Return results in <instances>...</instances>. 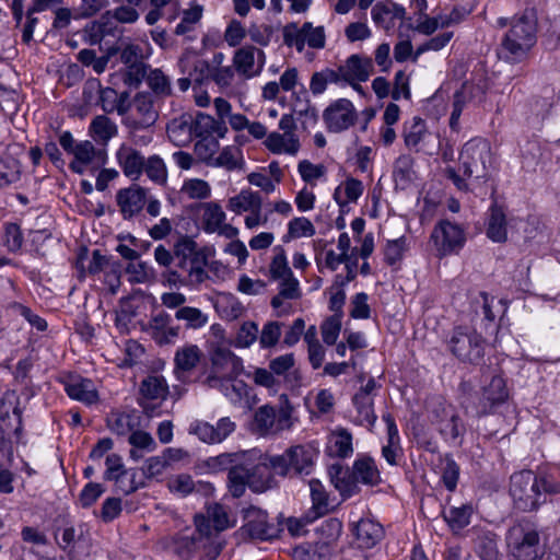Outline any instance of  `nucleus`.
<instances>
[{
  "label": "nucleus",
  "mask_w": 560,
  "mask_h": 560,
  "mask_svg": "<svg viewBox=\"0 0 560 560\" xmlns=\"http://www.w3.org/2000/svg\"><path fill=\"white\" fill-rule=\"evenodd\" d=\"M182 72H187L188 75L196 82L202 83L203 80L211 75L210 65L207 60L198 57H183L179 60Z\"/></svg>",
  "instance_id": "43"
},
{
  "label": "nucleus",
  "mask_w": 560,
  "mask_h": 560,
  "mask_svg": "<svg viewBox=\"0 0 560 560\" xmlns=\"http://www.w3.org/2000/svg\"><path fill=\"white\" fill-rule=\"evenodd\" d=\"M105 465V479L115 480L124 493L128 494L138 489L139 486L135 481L137 472L135 470H126L119 455H108Z\"/></svg>",
  "instance_id": "16"
},
{
  "label": "nucleus",
  "mask_w": 560,
  "mask_h": 560,
  "mask_svg": "<svg viewBox=\"0 0 560 560\" xmlns=\"http://www.w3.org/2000/svg\"><path fill=\"white\" fill-rule=\"evenodd\" d=\"M168 139L177 147H185L194 139L191 115H182L172 119L166 127Z\"/></svg>",
  "instance_id": "31"
},
{
  "label": "nucleus",
  "mask_w": 560,
  "mask_h": 560,
  "mask_svg": "<svg viewBox=\"0 0 560 560\" xmlns=\"http://www.w3.org/2000/svg\"><path fill=\"white\" fill-rule=\"evenodd\" d=\"M326 452L330 457H350L353 453L351 433L343 428L334 431L329 436Z\"/></svg>",
  "instance_id": "33"
},
{
  "label": "nucleus",
  "mask_w": 560,
  "mask_h": 560,
  "mask_svg": "<svg viewBox=\"0 0 560 560\" xmlns=\"http://www.w3.org/2000/svg\"><path fill=\"white\" fill-rule=\"evenodd\" d=\"M438 430L446 442H455L464 432L465 427L451 408L443 409V417L436 421Z\"/></svg>",
  "instance_id": "34"
},
{
  "label": "nucleus",
  "mask_w": 560,
  "mask_h": 560,
  "mask_svg": "<svg viewBox=\"0 0 560 560\" xmlns=\"http://www.w3.org/2000/svg\"><path fill=\"white\" fill-rule=\"evenodd\" d=\"M140 393L151 400H164L168 395V385L163 376L149 375L141 382Z\"/></svg>",
  "instance_id": "45"
},
{
  "label": "nucleus",
  "mask_w": 560,
  "mask_h": 560,
  "mask_svg": "<svg viewBox=\"0 0 560 560\" xmlns=\"http://www.w3.org/2000/svg\"><path fill=\"white\" fill-rule=\"evenodd\" d=\"M197 243L189 236H180L174 244V256L178 260L177 266L182 269H186L188 266V259L198 249Z\"/></svg>",
  "instance_id": "57"
},
{
  "label": "nucleus",
  "mask_w": 560,
  "mask_h": 560,
  "mask_svg": "<svg viewBox=\"0 0 560 560\" xmlns=\"http://www.w3.org/2000/svg\"><path fill=\"white\" fill-rule=\"evenodd\" d=\"M214 388L220 389L230 401L236 404L246 395L247 386L243 381L228 378L222 380Z\"/></svg>",
  "instance_id": "62"
},
{
  "label": "nucleus",
  "mask_w": 560,
  "mask_h": 560,
  "mask_svg": "<svg viewBox=\"0 0 560 560\" xmlns=\"http://www.w3.org/2000/svg\"><path fill=\"white\" fill-rule=\"evenodd\" d=\"M155 98L150 92H138L132 100V113L127 115L124 124L131 130L145 129L158 119V110L154 108Z\"/></svg>",
  "instance_id": "11"
},
{
  "label": "nucleus",
  "mask_w": 560,
  "mask_h": 560,
  "mask_svg": "<svg viewBox=\"0 0 560 560\" xmlns=\"http://www.w3.org/2000/svg\"><path fill=\"white\" fill-rule=\"evenodd\" d=\"M202 210L201 226L206 233H215L225 221L226 214L222 207L213 201L200 206Z\"/></svg>",
  "instance_id": "37"
},
{
  "label": "nucleus",
  "mask_w": 560,
  "mask_h": 560,
  "mask_svg": "<svg viewBox=\"0 0 560 560\" xmlns=\"http://www.w3.org/2000/svg\"><path fill=\"white\" fill-rule=\"evenodd\" d=\"M359 548L371 549L384 538L383 526L374 520L361 518L352 527Z\"/></svg>",
  "instance_id": "20"
},
{
  "label": "nucleus",
  "mask_w": 560,
  "mask_h": 560,
  "mask_svg": "<svg viewBox=\"0 0 560 560\" xmlns=\"http://www.w3.org/2000/svg\"><path fill=\"white\" fill-rule=\"evenodd\" d=\"M266 61V52L254 45H244L237 48L232 58L236 73L245 80L260 75Z\"/></svg>",
  "instance_id": "10"
},
{
  "label": "nucleus",
  "mask_w": 560,
  "mask_h": 560,
  "mask_svg": "<svg viewBox=\"0 0 560 560\" xmlns=\"http://www.w3.org/2000/svg\"><path fill=\"white\" fill-rule=\"evenodd\" d=\"M374 70L373 60L370 57L351 55L343 65L336 70L339 83L365 82Z\"/></svg>",
  "instance_id": "14"
},
{
  "label": "nucleus",
  "mask_w": 560,
  "mask_h": 560,
  "mask_svg": "<svg viewBox=\"0 0 560 560\" xmlns=\"http://www.w3.org/2000/svg\"><path fill=\"white\" fill-rule=\"evenodd\" d=\"M195 525L200 532L199 550L200 560H215L222 550V545L212 538L211 527L205 517L195 516Z\"/></svg>",
  "instance_id": "26"
},
{
  "label": "nucleus",
  "mask_w": 560,
  "mask_h": 560,
  "mask_svg": "<svg viewBox=\"0 0 560 560\" xmlns=\"http://www.w3.org/2000/svg\"><path fill=\"white\" fill-rule=\"evenodd\" d=\"M487 236L497 243L506 241V218L502 207L493 202L489 209L488 223L486 230Z\"/></svg>",
  "instance_id": "32"
},
{
  "label": "nucleus",
  "mask_w": 560,
  "mask_h": 560,
  "mask_svg": "<svg viewBox=\"0 0 560 560\" xmlns=\"http://www.w3.org/2000/svg\"><path fill=\"white\" fill-rule=\"evenodd\" d=\"M265 145L273 153L295 154L300 143L294 137L288 138L285 135L271 132L267 136Z\"/></svg>",
  "instance_id": "51"
},
{
  "label": "nucleus",
  "mask_w": 560,
  "mask_h": 560,
  "mask_svg": "<svg viewBox=\"0 0 560 560\" xmlns=\"http://www.w3.org/2000/svg\"><path fill=\"white\" fill-rule=\"evenodd\" d=\"M167 486L171 492L179 494L180 497H187L192 492H208L212 489L210 483L202 481L195 482L192 477L187 474H179L170 478Z\"/></svg>",
  "instance_id": "35"
},
{
  "label": "nucleus",
  "mask_w": 560,
  "mask_h": 560,
  "mask_svg": "<svg viewBox=\"0 0 560 560\" xmlns=\"http://www.w3.org/2000/svg\"><path fill=\"white\" fill-rule=\"evenodd\" d=\"M147 176L155 184L163 185L167 179V171L164 161L159 155H151L144 160V168Z\"/></svg>",
  "instance_id": "60"
},
{
  "label": "nucleus",
  "mask_w": 560,
  "mask_h": 560,
  "mask_svg": "<svg viewBox=\"0 0 560 560\" xmlns=\"http://www.w3.org/2000/svg\"><path fill=\"white\" fill-rule=\"evenodd\" d=\"M427 133L425 121L420 117H413L410 125L405 124L404 140L406 147L419 151L418 147L423 141Z\"/></svg>",
  "instance_id": "52"
},
{
  "label": "nucleus",
  "mask_w": 560,
  "mask_h": 560,
  "mask_svg": "<svg viewBox=\"0 0 560 560\" xmlns=\"http://www.w3.org/2000/svg\"><path fill=\"white\" fill-rule=\"evenodd\" d=\"M363 192V184L355 178H348L342 186H338L334 192L335 201L345 207L349 202H355Z\"/></svg>",
  "instance_id": "47"
},
{
  "label": "nucleus",
  "mask_w": 560,
  "mask_h": 560,
  "mask_svg": "<svg viewBox=\"0 0 560 560\" xmlns=\"http://www.w3.org/2000/svg\"><path fill=\"white\" fill-rule=\"evenodd\" d=\"M140 425V417L135 412H113L107 418V427L117 435L130 434Z\"/></svg>",
  "instance_id": "36"
},
{
  "label": "nucleus",
  "mask_w": 560,
  "mask_h": 560,
  "mask_svg": "<svg viewBox=\"0 0 560 560\" xmlns=\"http://www.w3.org/2000/svg\"><path fill=\"white\" fill-rule=\"evenodd\" d=\"M22 165L12 155H0V189L10 187L20 182Z\"/></svg>",
  "instance_id": "39"
},
{
  "label": "nucleus",
  "mask_w": 560,
  "mask_h": 560,
  "mask_svg": "<svg viewBox=\"0 0 560 560\" xmlns=\"http://www.w3.org/2000/svg\"><path fill=\"white\" fill-rule=\"evenodd\" d=\"M540 534L538 524L528 518H522L513 524L505 536L512 559L539 560L544 555Z\"/></svg>",
  "instance_id": "3"
},
{
  "label": "nucleus",
  "mask_w": 560,
  "mask_h": 560,
  "mask_svg": "<svg viewBox=\"0 0 560 560\" xmlns=\"http://www.w3.org/2000/svg\"><path fill=\"white\" fill-rule=\"evenodd\" d=\"M191 130L194 138H205L211 136L224 137L228 128L223 120L218 121L213 117L199 113L196 117L191 116Z\"/></svg>",
  "instance_id": "27"
},
{
  "label": "nucleus",
  "mask_w": 560,
  "mask_h": 560,
  "mask_svg": "<svg viewBox=\"0 0 560 560\" xmlns=\"http://www.w3.org/2000/svg\"><path fill=\"white\" fill-rule=\"evenodd\" d=\"M509 393L504 378L501 375L492 376L490 383L483 388L479 402V413L487 415L508 399Z\"/></svg>",
  "instance_id": "21"
},
{
  "label": "nucleus",
  "mask_w": 560,
  "mask_h": 560,
  "mask_svg": "<svg viewBox=\"0 0 560 560\" xmlns=\"http://www.w3.org/2000/svg\"><path fill=\"white\" fill-rule=\"evenodd\" d=\"M510 495L513 505L521 512H534L546 503L534 480V471L521 470L510 479Z\"/></svg>",
  "instance_id": "6"
},
{
  "label": "nucleus",
  "mask_w": 560,
  "mask_h": 560,
  "mask_svg": "<svg viewBox=\"0 0 560 560\" xmlns=\"http://www.w3.org/2000/svg\"><path fill=\"white\" fill-rule=\"evenodd\" d=\"M281 530L279 523L269 521L266 511L249 506L243 510V525L237 535L243 539L266 541L279 537Z\"/></svg>",
  "instance_id": "7"
},
{
  "label": "nucleus",
  "mask_w": 560,
  "mask_h": 560,
  "mask_svg": "<svg viewBox=\"0 0 560 560\" xmlns=\"http://www.w3.org/2000/svg\"><path fill=\"white\" fill-rule=\"evenodd\" d=\"M117 131L118 129L116 124L104 115L96 116L90 125V132L94 140L104 144L114 138L117 135Z\"/></svg>",
  "instance_id": "49"
},
{
  "label": "nucleus",
  "mask_w": 560,
  "mask_h": 560,
  "mask_svg": "<svg viewBox=\"0 0 560 560\" xmlns=\"http://www.w3.org/2000/svg\"><path fill=\"white\" fill-rule=\"evenodd\" d=\"M277 409L270 405L259 407L254 415L253 429L265 435L276 431Z\"/></svg>",
  "instance_id": "46"
},
{
  "label": "nucleus",
  "mask_w": 560,
  "mask_h": 560,
  "mask_svg": "<svg viewBox=\"0 0 560 560\" xmlns=\"http://www.w3.org/2000/svg\"><path fill=\"white\" fill-rule=\"evenodd\" d=\"M211 165L223 167L226 171L242 170L244 165L242 150L234 145H228L213 159Z\"/></svg>",
  "instance_id": "50"
},
{
  "label": "nucleus",
  "mask_w": 560,
  "mask_h": 560,
  "mask_svg": "<svg viewBox=\"0 0 560 560\" xmlns=\"http://www.w3.org/2000/svg\"><path fill=\"white\" fill-rule=\"evenodd\" d=\"M308 486L312 499L311 513L313 514V518L326 515L330 511V505L325 487L318 479H311Z\"/></svg>",
  "instance_id": "40"
},
{
  "label": "nucleus",
  "mask_w": 560,
  "mask_h": 560,
  "mask_svg": "<svg viewBox=\"0 0 560 560\" xmlns=\"http://www.w3.org/2000/svg\"><path fill=\"white\" fill-rule=\"evenodd\" d=\"M458 171L454 167L445 170L446 176L459 190H468L467 179L486 182L490 176L492 153L489 143L483 139L467 141L459 153Z\"/></svg>",
  "instance_id": "1"
},
{
  "label": "nucleus",
  "mask_w": 560,
  "mask_h": 560,
  "mask_svg": "<svg viewBox=\"0 0 560 560\" xmlns=\"http://www.w3.org/2000/svg\"><path fill=\"white\" fill-rule=\"evenodd\" d=\"M248 465H250V457L247 452H244L242 459L240 458L229 471V490L234 498L242 497L246 487H249L250 475Z\"/></svg>",
  "instance_id": "24"
},
{
  "label": "nucleus",
  "mask_w": 560,
  "mask_h": 560,
  "mask_svg": "<svg viewBox=\"0 0 560 560\" xmlns=\"http://www.w3.org/2000/svg\"><path fill=\"white\" fill-rule=\"evenodd\" d=\"M200 532L196 528L192 533H180L170 538L167 548L182 559H189L199 550Z\"/></svg>",
  "instance_id": "28"
},
{
  "label": "nucleus",
  "mask_w": 560,
  "mask_h": 560,
  "mask_svg": "<svg viewBox=\"0 0 560 560\" xmlns=\"http://www.w3.org/2000/svg\"><path fill=\"white\" fill-rule=\"evenodd\" d=\"M283 43L288 47H295L299 52L305 47L304 24L299 27L296 23H289L283 27Z\"/></svg>",
  "instance_id": "63"
},
{
  "label": "nucleus",
  "mask_w": 560,
  "mask_h": 560,
  "mask_svg": "<svg viewBox=\"0 0 560 560\" xmlns=\"http://www.w3.org/2000/svg\"><path fill=\"white\" fill-rule=\"evenodd\" d=\"M315 232L313 223L307 218H294L288 224V235L284 237V242L289 238L313 236Z\"/></svg>",
  "instance_id": "64"
},
{
  "label": "nucleus",
  "mask_w": 560,
  "mask_h": 560,
  "mask_svg": "<svg viewBox=\"0 0 560 560\" xmlns=\"http://www.w3.org/2000/svg\"><path fill=\"white\" fill-rule=\"evenodd\" d=\"M66 393L71 399L91 406L98 400V394L94 383L80 375H68L62 378Z\"/></svg>",
  "instance_id": "17"
},
{
  "label": "nucleus",
  "mask_w": 560,
  "mask_h": 560,
  "mask_svg": "<svg viewBox=\"0 0 560 560\" xmlns=\"http://www.w3.org/2000/svg\"><path fill=\"white\" fill-rule=\"evenodd\" d=\"M447 349L462 362L478 364L485 355L486 340L475 329L457 326L447 339Z\"/></svg>",
  "instance_id": "5"
},
{
  "label": "nucleus",
  "mask_w": 560,
  "mask_h": 560,
  "mask_svg": "<svg viewBox=\"0 0 560 560\" xmlns=\"http://www.w3.org/2000/svg\"><path fill=\"white\" fill-rule=\"evenodd\" d=\"M219 138L218 136L198 138L195 143L196 155L208 165H211L213 155L219 150Z\"/></svg>",
  "instance_id": "58"
},
{
  "label": "nucleus",
  "mask_w": 560,
  "mask_h": 560,
  "mask_svg": "<svg viewBox=\"0 0 560 560\" xmlns=\"http://www.w3.org/2000/svg\"><path fill=\"white\" fill-rule=\"evenodd\" d=\"M250 457V465H248V470L250 475L249 488L254 492H264L271 487L272 476H271V466L269 459L271 456H262L258 457L256 451L247 452Z\"/></svg>",
  "instance_id": "15"
},
{
  "label": "nucleus",
  "mask_w": 560,
  "mask_h": 560,
  "mask_svg": "<svg viewBox=\"0 0 560 560\" xmlns=\"http://www.w3.org/2000/svg\"><path fill=\"white\" fill-rule=\"evenodd\" d=\"M331 483L338 490L343 500L358 494L361 489L355 476L350 468H343L341 465H332L329 468Z\"/></svg>",
  "instance_id": "22"
},
{
  "label": "nucleus",
  "mask_w": 560,
  "mask_h": 560,
  "mask_svg": "<svg viewBox=\"0 0 560 560\" xmlns=\"http://www.w3.org/2000/svg\"><path fill=\"white\" fill-rule=\"evenodd\" d=\"M201 350L196 345L178 348L174 355V374L183 383L189 381L190 372L198 365Z\"/></svg>",
  "instance_id": "19"
},
{
  "label": "nucleus",
  "mask_w": 560,
  "mask_h": 560,
  "mask_svg": "<svg viewBox=\"0 0 560 560\" xmlns=\"http://www.w3.org/2000/svg\"><path fill=\"white\" fill-rule=\"evenodd\" d=\"M471 514V505L465 504L459 508H451L447 512L443 513V517L453 530H460L470 523Z\"/></svg>",
  "instance_id": "55"
},
{
  "label": "nucleus",
  "mask_w": 560,
  "mask_h": 560,
  "mask_svg": "<svg viewBox=\"0 0 560 560\" xmlns=\"http://www.w3.org/2000/svg\"><path fill=\"white\" fill-rule=\"evenodd\" d=\"M262 200L259 192L242 190L238 195L230 198L228 208L240 214L244 211L257 212L261 209Z\"/></svg>",
  "instance_id": "38"
},
{
  "label": "nucleus",
  "mask_w": 560,
  "mask_h": 560,
  "mask_svg": "<svg viewBox=\"0 0 560 560\" xmlns=\"http://www.w3.org/2000/svg\"><path fill=\"white\" fill-rule=\"evenodd\" d=\"M211 368L199 377L202 385L215 387L222 380L236 378L243 370L242 360L230 349L218 347L211 353Z\"/></svg>",
  "instance_id": "8"
},
{
  "label": "nucleus",
  "mask_w": 560,
  "mask_h": 560,
  "mask_svg": "<svg viewBox=\"0 0 560 560\" xmlns=\"http://www.w3.org/2000/svg\"><path fill=\"white\" fill-rule=\"evenodd\" d=\"M145 82L155 100H164L173 94L171 79L161 69H150Z\"/></svg>",
  "instance_id": "42"
},
{
  "label": "nucleus",
  "mask_w": 560,
  "mask_h": 560,
  "mask_svg": "<svg viewBox=\"0 0 560 560\" xmlns=\"http://www.w3.org/2000/svg\"><path fill=\"white\" fill-rule=\"evenodd\" d=\"M208 265V249L206 247L198 248L196 253L188 259L186 270L194 283H202L207 278L206 267Z\"/></svg>",
  "instance_id": "48"
},
{
  "label": "nucleus",
  "mask_w": 560,
  "mask_h": 560,
  "mask_svg": "<svg viewBox=\"0 0 560 560\" xmlns=\"http://www.w3.org/2000/svg\"><path fill=\"white\" fill-rule=\"evenodd\" d=\"M116 200L124 219H131L144 207L145 191L140 187L124 188L117 191Z\"/></svg>",
  "instance_id": "23"
},
{
  "label": "nucleus",
  "mask_w": 560,
  "mask_h": 560,
  "mask_svg": "<svg viewBox=\"0 0 560 560\" xmlns=\"http://www.w3.org/2000/svg\"><path fill=\"white\" fill-rule=\"evenodd\" d=\"M534 480L546 501L548 497L560 494V469L558 467L539 468L534 472Z\"/></svg>",
  "instance_id": "29"
},
{
  "label": "nucleus",
  "mask_w": 560,
  "mask_h": 560,
  "mask_svg": "<svg viewBox=\"0 0 560 560\" xmlns=\"http://www.w3.org/2000/svg\"><path fill=\"white\" fill-rule=\"evenodd\" d=\"M352 471L358 483L374 487L381 483L382 478L375 460L370 456L358 457L352 465Z\"/></svg>",
  "instance_id": "30"
},
{
  "label": "nucleus",
  "mask_w": 560,
  "mask_h": 560,
  "mask_svg": "<svg viewBox=\"0 0 560 560\" xmlns=\"http://www.w3.org/2000/svg\"><path fill=\"white\" fill-rule=\"evenodd\" d=\"M430 240L439 257L456 255L466 244V229L462 224L443 219L434 225Z\"/></svg>",
  "instance_id": "9"
},
{
  "label": "nucleus",
  "mask_w": 560,
  "mask_h": 560,
  "mask_svg": "<svg viewBox=\"0 0 560 560\" xmlns=\"http://www.w3.org/2000/svg\"><path fill=\"white\" fill-rule=\"evenodd\" d=\"M197 516L205 517L207 524L219 533L225 530L234 525L231 520L228 509L219 503L209 504L206 514H198Z\"/></svg>",
  "instance_id": "41"
},
{
  "label": "nucleus",
  "mask_w": 560,
  "mask_h": 560,
  "mask_svg": "<svg viewBox=\"0 0 560 560\" xmlns=\"http://www.w3.org/2000/svg\"><path fill=\"white\" fill-rule=\"evenodd\" d=\"M475 550L481 560H500L497 535L491 532L478 534Z\"/></svg>",
  "instance_id": "44"
},
{
  "label": "nucleus",
  "mask_w": 560,
  "mask_h": 560,
  "mask_svg": "<svg viewBox=\"0 0 560 560\" xmlns=\"http://www.w3.org/2000/svg\"><path fill=\"white\" fill-rule=\"evenodd\" d=\"M352 401L358 411L359 423L366 424L370 428L374 427L377 417L373 409V398L355 394Z\"/></svg>",
  "instance_id": "53"
},
{
  "label": "nucleus",
  "mask_w": 560,
  "mask_h": 560,
  "mask_svg": "<svg viewBox=\"0 0 560 560\" xmlns=\"http://www.w3.org/2000/svg\"><path fill=\"white\" fill-rule=\"evenodd\" d=\"M328 83L340 84L336 70L325 68L312 74L310 90L313 95H320L326 91Z\"/></svg>",
  "instance_id": "56"
},
{
  "label": "nucleus",
  "mask_w": 560,
  "mask_h": 560,
  "mask_svg": "<svg viewBox=\"0 0 560 560\" xmlns=\"http://www.w3.org/2000/svg\"><path fill=\"white\" fill-rule=\"evenodd\" d=\"M177 320L186 322L187 328H201L208 322V316L203 314L199 308L191 306H183L175 313Z\"/></svg>",
  "instance_id": "59"
},
{
  "label": "nucleus",
  "mask_w": 560,
  "mask_h": 560,
  "mask_svg": "<svg viewBox=\"0 0 560 560\" xmlns=\"http://www.w3.org/2000/svg\"><path fill=\"white\" fill-rule=\"evenodd\" d=\"M318 454V450L311 444L294 445L281 455L271 456L269 463L272 471L282 477L310 475Z\"/></svg>",
  "instance_id": "4"
},
{
  "label": "nucleus",
  "mask_w": 560,
  "mask_h": 560,
  "mask_svg": "<svg viewBox=\"0 0 560 560\" xmlns=\"http://www.w3.org/2000/svg\"><path fill=\"white\" fill-rule=\"evenodd\" d=\"M536 11L526 9L512 20L511 27L501 40L500 57L512 63L523 60L536 44Z\"/></svg>",
  "instance_id": "2"
},
{
  "label": "nucleus",
  "mask_w": 560,
  "mask_h": 560,
  "mask_svg": "<svg viewBox=\"0 0 560 560\" xmlns=\"http://www.w3.org/2000/svg\"><path fill=\"white\" fill-rule=\"evenodd\" d=\"M323 118L328 131L341 132L354 124L357 112L349 100L339 98L324 110Z\"/></svg>",
  "instance_id": "12"
},
{
  "label": "nucleus",
  "mask_w": 560,
  "mask_h": 560,
  "mask_svg": "<svg viewBox=\"0 0 560 560\" xmlns=\"http://www.w3.org/2000/svg\"><path fill=\"white\" fill-rule=\"evenodd\" d=\"M115 156L117 164L126 177L132 180L139 179L143 173L145 160L140 151L129 144L122 143L117 149Z\"/></svg>",
  "instance_id": "18"
},
{
  "label": "nucleus",
  "mask_w": 560,
  "mask_h": 560,
  "mask_svg": "<svg viewBox=\"0 0 560 560\" xmlns=\"http://www.w3.org/2000/svg\"><path fill=\"white\" fill-rule=\"evenodd\" d=\"M295 358L293 353H285L269 361L268 368L282 381V385L293 387L299 382L298 371L294 369Z\"/></svg>",
  "instance_id": "25"
},
{
  "label": "nucleus",
  "mask_w": 560,
  "mask_h": 560,
  "mask_svg": "<svg viewBox=\"0 0 560 560\" xmlns=\"http://www.w3.org/2000/svg\"><path fill=\"white\" fill-rule=\"evenodd\" d=\"M202 18V7L195 5L184 10L180 22L176 25L174 33L178 36L192 32Z\"/></svg>",
  "instance_id": "61"
},
{
  "label": "nucleus",
  "mask_w": 560,
  "mask_h": 560,
  "mask_svg": "<svg viewBox=\"0 0 560 560\" xmlns=\"http://www.w3.org/2000/svg\"><path fill=\"white\" fill-rule=\"evenodd\" d=\"M119 268L120 264L114 260L113 257L102 255L98 249H95L92 253V259L89 262L88 271L91 275L110 271L114 273L116 280L118 281L117 271Z\"/></svg>",
  "instance_id": "54"
},
{
  "label": "nucleus",
  "mask_w": 560,
  "mask_h": 560,
  "mask_svg": "<svg viewBox=\"0 0 560 560\" xmlns=\"http://www.w3.org/2000/svg\"><path fill=\"white\" fill-rule=\"evenodd\" d=\"M180 327L173 325L172 316L164 312L152 314L147 327V332L159 346H167L176 342Z\"/></svg>",
  "instance_id": "13"
}]
</instances>
